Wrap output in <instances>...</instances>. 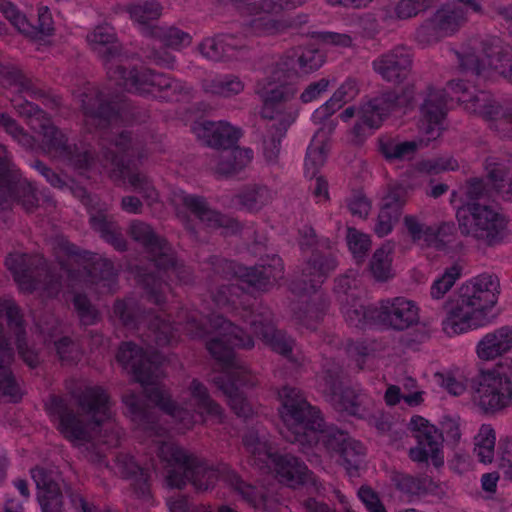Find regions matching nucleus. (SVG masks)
I'll return each mask as SVG.
<instances>
[{
  "instance_id": "nucleus-34",
  "label": "nucleus",
  "mask_w": 512,
  "mask_h": 512,
  "mask_svg": "<svg viewBox=\"0 0 512 512\" xmlns=\"http://www.w3.org/2000/svg\"><path fill=\"white\" fill-rule=\"evenodd\" d=\"M336 266V259L331 252L324 254L318 250L313 251L302 269L300 281L303 283V288L301 290L304 292L315 290L324 282L328 274L335 270Z\"/></svg>"
},
{
  "instance_id": "nucleus-61",
  "label": "nucleus",
  "mask_w": 512,
  "mask_h": 512,
  "mask_svg": "<svg viewBox=\"0 0 512 512\" xmlns=\"http://www.w3.org/2000/svg\"><path fill=\"white\" fill-rule=\"evenodd\" d=\"M434 0H401L395 7V14L399 19H408L416 16L420 11L427 9Z\"/></svg>"
},
{
  "instance_id": "nucleus-20",
  "label": "nucleus",
  "mask_w": 512,
  "mask_h": 512,
  "mask_svg": "<svg viewBox=\"0 0 512 512\" xmlns=\"http://www.w3.org/2000/svg\"><path fill=\"white\" fill-rule=\"evenodd\" d=\"M18 202L27 210L38 203L36 188L25 178L11 161L6 148L0 145V208L6 209Z\"/></svg>"
},
{
  "instance_id": "nucleus-21",
  "label": "nucleus",
  "mask_w": 512,
  "mask_h": 512,
  "mask_svg": "<svg viewBox=\"0 0 512 512\" xmlns=\"http://www.w3.org/2000/svg\"><path fill=\"white\" fill-rule=\"evenodd\" d=\"M412 100L411 94L398 95L396 92H386L362 104L357 112V123L353 127L356 137H364L378 129L384 119L398 109L406 108Z\"/></svg>"
},
{
  "instance_id": "nucleus-24",
  "label": "nucleus",
  "mask_w": 512,
  "mask_h": 512,
  "mask_svg": "<svg viewBox=\"0 0 512 512\" xmlns=\"http://www.w3.org/2000/svg\"><path fill=\"white\" fill-rule=\"evenodd\" d=\"M154 464L140 465L132 455L120 453L116 457V469L124 478L130 480V504L134 506L150 505L152 494L150 489L151 470Z\"/></svg>"
},
{
  "instance_id": "nucleus-22",
  "label": "nucleus",
  "mask_w": 512,
  "mask_h": 512,
  "mask_svg": "<svg viewBox=\"0 0 512 512\" xmlns=\"http://www.w3.org/2000/svg\"><path fill=\"white\" fill-rule=\"evenodd\" d=\"M466 21V11L460 5L447 3L420 25L416 30L415 38L422 46H428L444 37L452 36Z\"/></svg>"
},
{
  "instance_id": "nucleus-18",
  "label": "nucleus",
  "mask_w": 512,
  "mask_h": 512,
  "mask_svg": "<svg viewBox=\"0 0 512 512\" xmlns=\"http://www.w3.org/2000/svg\"><path fill=\"white\" fill-rule=\"evenodd\" d=\"M471 402L487 414L512 405V365L481 372L472 383Z\"/></svg>"
},
{
  "instance_id": "nucleus-35",
  "label": "nucleus",
  "mask_w": 512,
  "mask_h": 512,
  "mask_svg": "<svg viewBox=\"0 0 512 512\" xmlns=\"http://www.w3.org/2000/svg\"><path fill=\"white\" fill-rule=\"evenodd\" d=\"M403 226L412 242L421 247H438L439 235L450 233L453 229L449 223L428 225L416 215H405Z\"/></svg>"
},
{
  "instance_id": "nucleus-4",
  "label": "nucleus",
  "mask_w": 512,
  "mask_h": 512,
  "mask_svg": "<svg viewBox=\"0 0 512 512\" xmlns=\"http://www.w3.org/2000/svg\"><path fill=\"white\" fill-rule=\"evenodd\" d=\"M278 395L279 414L285 427L283 436L297 442L311 463L320 464L325 458L342 465L350 476L357 475L366 454L363 444L335 428L324 429L319 411L299 389L284 386Z\"/></svg>"
},
{
  "instance_id": "nucleus-15",
  "label": "nucleus",
  "mask_w": 512,
  "mask_h": 512,
  "mask_svg": "<svg viewBox=\"0 0 512 512\" xmlns=\"http://www.w3.org/2000/svg\"><path fill=\"white\" fill-rule=\"evenodd\" d=\"M243 444L250 455L251 464L260 470L274 472L280 482L293 487L306 479V465L294 456L278 455L267 434L250 431L244 436Z\"/></svg>"
},
{
  "instance_id": "nucleus-55",
  "label": "nucleus",
  "mask_w": 512,
  "mask_h": 512,
  "mask_svg": "<svg viewBox=\"0 0 512 512\" xmlns=\"http://www.w3.org/2000/svg\"><path fill=\"white\" fill-rule=\"evenodd\" d=\"M342 312L349 325L355 327L363 326L373 318L372 311L356 299H353L352 304L343 305Z\"/></svg>"
},
{
  "instance_id": "nucleus-19",
  "label": "nucleus",
  "mask_w": 512,
  "mask_h": 512,
  "mask_svg": "<svg viewBox=\"0 0 512 512\" xmlns=\"http://www.w3.org/2000/svg\"><path fill=\"white\" fill-rule=\"evenodd\" d=\"M453 53L462 70L480 75L488 66L512 83V53L503 52L499 46L485 48L478 39H472L460 51Z\"/></svg>"
},
{
  "instance_id": "nucleus-31",
  "label": "nucleus",
  "mask_w": 512,
  "mask_h": 512,
  "mask_svg": "<svg viewBox=\"0 0 512 512\" xmlns=\"http://www.w3.org/2000/svg\"><path fill=\"white\" fill-rule=\"evenodd\" d=\"M192 130L206 145L222 150L232 147L241 136L238 128L225 121H199L194 123Z\"/></svg>"
},
{
  "instance_id": "nucleus-52",
  "label": "nucleus",
  "mask_w": 512,
  "mask_h": 512,
  "mask_svg": "<svg viewBox=\"0 0 512 512\" xmlns=\"http://www.w3.org/2000/svg\"><path fill=\"white\" fill-rule=\"evenodd\" d=\"M0 82L3 85L14 87L17 92L35 94L32 81L15 67L0 66Z\"/></svg>"
},
{
  "instance_id": "nucleus-62",
  "label": "nucleus",
  "mask_w": 512,
  "mask_h": 512,
  "mask_svg": "<svg viewBox=\"0 0 512 512\" xmlns=\"http://www.w3.org/2000/svg\"><path fill=\"white\" fill-rule=\"evenodd\" d=\"M499 473L505 480L512 482V439L505 438L500 442Z\"/></svg>"
},
{
  "instance_id": "nucleus-54",
  "label": "nucleus",
  "mask_w": 512,
  "mask_h": 512,
  "mask_svg": "<svg viewBox=\"0 0 512 512\" xmlns=\"http://www.w3.org/2000/svg\"><path fill=\"white\" fill-rule=\"evenodd\" d=\"M0 128L8 133L24 148L30 149L35 145V139L20 127L17 122L5 113L0 114Z\"/></svg>"
},
{
  "instance_id": "nucleus-48",
  "label": "nucleus",
  "mask_w": 512,
  "mask_h": 512,
  "mask_svg": "<svg viewBox=\"0 0 512 512\" xmlns=\"http://www.w3.org/2000/svg\"><path fill=\"white\" fill-rule=\"evenodd\" d=\"M496 436L494 429L483 424L475 436L474 453L478 460L484 464L491 463L495 454Z\"/></svg>"
},
{
  "instance_id": "nucleus-9",
  "label": "nucleus",
  "mask_w": 512,
  "mask_h": 512,
  "mask_svg": "<svg viewBox=\"0 0 512 512\" xmlns=\"http://www.w3.org/2000/svg\"><path fill=\"white\" fill-rule=\"evenodd\" d=\"M86 39L91 49L102 59L109 81L119 88L166 101L177 100L184 90L181 82L166 74L132 66L128 56L122 53L114 28L110 25L95 27Z\"/></svg>"
},
{
  "instance_id": "nucleus-37",
  "label": "nucleus",
  "mask_w": 512,
  "mask_h": 512,
  "mask_svg": "<svg viewBox=\"0 0 512 512\" xmlns=\"http://www.w3.org/2000/svg\"><path fill=\"white\" fill-rule=\"evenodd\" d=\"M252 159L253 151L249 148H227L215 152L209 165L217 174L233 175L248 166Z\"/></svg>"
},
{
  "instance_id": "nucleus-5",
  "label": "nucleus",
  "mask_w": 512,
  "mask_h": 512,
  "mask_svg": "<svg viewBox=\"0 0 512 512\" xmlns=\"http://www.w3.org/2000/svg\"><path fill=\"white\" fill-rule=\"evenodd\" d=\"M118 362L133 374L143 388L147 398L169 415L179 430H189L196 423L204 421L205 416L217 423L223 420L222 408L210 397L206 386L193 379L187 389L181 393V405L171 399L168 391L160 384L163 376L161 361L153 351L126 342L117 354Z\"/></svg>"
},
{
  "instance_id": "nucleus-8",
  "label": "nucleus",
  "mask_w": 512,
  "mask_h": 512,
  "mask_svg": "<svg viewBox=\"0 0 512 512\" xmlns=\"http://www.w3.org/2000/svg\"><path fill=\"white\" fill-rule=\"evenodd\" d=\"M77 410L60 397H52L47 410L57 430L74 446L94 441L113 447L120 440V429L114 421L112 404L100 386L87 385L72 393Z\"/></svg>"
},
{
  "instance_id": "nucleus-17",
  "label": "nucleus",
  "mask_w": 512,
  "mask_h": 512,
  "mask_svg": "<svg viewBox=\"0 0 512 512\" xmlns=\"http://www.w3.org/2000/svg\"><path fill=\"white\" fill-rule=\"evenodd\" d=\"M225 267L232 272L233 290L222 284L218 289L211 291L212 301L218 308L236 307V301L244 289L240 287V283L264 290L281 279L284 271L282 259L278 256H273L267 266L245 267L225 262Z\"/></svg>"
},
{
  "instance_id": "nucleus-16",
  "label": "nucleus",
  "mask_w": 512,
  "mask_h": 512,
  "mask_svg": "<svg viewBox=\"0 0 512 512\" xmlns=\"http://www.w3.org/2000/svg\"><path fill=\"white\" fill-rule=\"evenodd\" d=\"M456 217L461 234L479 245H498L508 234L507 216L490 205L467 202L458 208Z\"/></svg>"
},
{
  "instance_id": "nucleus-14",
  "label": "nucleus",
  "mask_w": 512,
  "mask_h": 512,
  "mask_svg": "<svg viewBox=\"0 0 512 512\" xmlns=\"http://www.w3.org/2000/svg\"><path fill=\"white\" fill-rule=\"evenodd\" d=\"M443 94L432 91L421 106L418 122L419 136L415 140L401 141L398 138L384 136L379 138V151L389 162L410 161L416 152L436 140L443 129Z\"/></svg>"
},
{
  "instance_id": "nucleus-12",
  "label": "nucleus",
  "mask_w": 512,
  "mask_h": 512,
  "mask_svg": "<svg viewBox=\"0 0 512 512\" xmlns=\"http://www.w3.org/2000/svg\"><path fill=\"white\" fill-rule=\"evenodd\" d=\"M131 237L141 243L151 256L157 275H139V282L143 285L148 297L156 304L164 301L165 294L170 290L168 283L162 281L166 276L170 280L175 277L180 283H188L190 272L175 261L171 248L164 239L155 235L152 228L141 221H132L129 226Z\"/></svg>"
},
{
  "instance_id": "nucleus-47",
  "label": "nucleus",
  "mask_w": 512,
  "mask_h": 512,
  "mask_svg": "<svg viewBox=\"0 0 512 512\" xmlns=\"http://www.w3.org/2000/svg\"><path fill=\"white\" fill-rule=\"evenodd\" d=\"M150 37L165 47L179 50L191 43V36L175 27L152 26Z\"/></svg>"
},
{
  "instance_id": "nucleus-60",
  "label": "nucleus",
  "mask_w": 512,
  "mask_h": 512,
  "mask_svg": "<svg viewBox=\"0 0 512 512\" xmlns=\"http://www.w3.org/2000/svg\"><path fill=\"white\" fill-rule=\"evenodd\" d=\"M407 202V190L403 186H392L382 198L380 207L400 214L402 207Z\"/></svg>"
},
{
  "instance_id": "nucleus-3",
  "label": "nucleus",
  "mask_w": 512,
  "mask_h": 512,
  "mask_svg": "<svg viewBox=\"0 0 512 512\" xmlns=\"http://www.w3.org/2000/svg\"><path fill=\"white\" fill-rule=\"evenodd\" d=\"M164 314L143 317L148 322L150 334L157 346H165L175 341L181 329L191 338H206V348L211 356L221 365L222 373L214 377L215 385L228 397L231 409L240 417L248 418L253 414L250 403L243 394V389L256 384V378L248 368L235 357L234 348H252L254 342L250 336H243V331L219 315H208L210 328L198 323L197 311H181L177 315V327L167 323Z\"/></svg>"
},
{
  "instance_id": "nucleus-45",
  "label": "nucleus",
  "mask_w": 512,
  "mask_h": 512,
  "mask_svg": "<svg viewBox=\"0 0 512 512\" xmlns=\"http://www.w3.org/2000/svg\"><path fill=\"white\" fill-rule=\"evenodd\" d=\"M393 247L390 244H384L378 248L372 255L369 262V270L377 281H387L394 276L392 267Z\"/></svg>"
},
{
  "instance_id": "nucleus-10",
  "label": "nucleus",
  "mask_w": 512,
  "mask_h": 512,
  "mask_svg": "<svg viewBox=\"0 0 512 512\" xmlns=\"http://www.w3.org/2000/svg\"><path fill=\"white\" fill-rule=\"evenodd\" d=\"M499 293L500 284L493 275L481 274L465 281L446 306L443 331L449 336L460 335L491 324Z\"/></svg>"
},
{
  "instance_id": "nucleus-26",
  "label": "nucleus",
  "mask_w": 512,
  "mask_h": 512,
  "mask_svg": "<svg viewBox=\"0 0 512 512\" xmlns=\"http://www.w3.org/2000/svg\"><path fill=\"white\" fill-rule=\"evenodd\" d=\"M171 202L177 210L183 207L191 211L208 228H222L226 233H234L239 229L237 221L211 210L202 197L177 190L172 193Z\"/></svg>"
},
{
  "instance_id": "nucleus-25",
  "label": "nucleus",
  "mask_w": 512,
  "mask_h": 512,
  "mask_svg": "<svg viewBox=\"0 0 512 512\" xmlns=\"http://www.w3.org/2000/svg\"><path fill=\"white\" fill-rule=\"evenodd\" d=\"M81 101L84 125L88 131L92 128L115 126L121 119L120 112L111 104H105V94L92 86H88L78 96Z\"/></svg>"
},
{
  "instance_id": "nucleus-46",
  "label": "nucleus",
  "mask_w": 512,
  "mask_h": 512,
  "mask_svg": "<svg viewBox=\"0 0 512 512\" xmlns=\"http://www.w3.org/2000/svg\"><path fill=\"white\" fill-rule=\"evenodd\" d=\"M111 166L112 172L116 173L118 171L120 176H122L124 180H127L135 191L142 194L149 205L158 201V193L146 175L132 172L131 168L126 175V168L124 166L120 167L119 164H115L114 167V162L111 163Z\"/></svg>"
},
{
  "instance_id": "nucleus-41",
  "label": "nucleus",
  "mask_w": 512,
  "mask_h": 512,
  "mask_svg": "<svg viewBox=\"0 0 512 512\" xmlns=\"http://www.w3.org/2000/svg\"><path fill=\"white\" fill-rule=\"evenodd\" d=\"M330 149L329 140L322 131H318L308 146L305 158V175L310 178L317 176L324 165Z\"/></svg>"
},
{
  "instance_id": "nucleus-49",
  "label": "nucleus",
  "mask_w": 512,
  "mask_h": 512,
  "mask_svg": "<svg viewBox=\"0 0 512 512\" xmlns=\"http://www.w3.org/2000/svg\"><path fill=\"white\" fill-rule=\"evenodd\" d=\"M463 268L455 263L446 268L443 274L435 279L430 288V296L434 300L442 299L461 277Z\"/></svg>"
},
{
  "instance_id": "nucleus-33",
  "label": "nucleus",
  "mask_w": 512,
  "mask_h": 512,
  "mask_svg": "<svg viewBox=\"0 0 512 512\" xmlns=\"http://www.w3.org/2000/svg\"><path fill=\"white\" fill-rule=\"evenodd\" d=\"M31 477L38 489L37 499L42 512H63L62 494L58 483L43 468L31 469Z\"/></svg>"
},
{
  "instance_id": "nucleus-1",
  "label": "nucleus",
  "mask_w": 512,
  "mask_h": 512,
  "mask_svg": "<svg viewBox=\"0 0 512 512\" xmlns=\"http://www.w3.org/2000/svg\"><path fill=\"white\" fill-rule=\"evenodd\" d=\"M123 402L137 437L141 442L154 447L159 459L170 468L166 476L169 487L182 489L190 483L198 491H207L221 480L258 512H274L277 509L278 500L275 497L258 492L255 487L243 482L227 464L210 465L170 441L168 430L158 424L159 419L154 409L148 407L136 394H125Z\"/></svg>"
},
{
  "instance_id": "nucleus-29",
  "label": "nucleus",
  "mask_w": 512,
  "mask_h": 512,
  "mask_svg": "<svg viewBox=\"0 0 512 512\" xmlns=\"http://www.w3.org/2000/svg\"><path fill=\"white\" fill-rule=\"evenodd\" d=\"M372 67L385 81L400 83L410 74L412 53L405 46H396L375 58Z\"/></svg>"
},
{
  "instance_id": "nucleus-51",
  "label": "nucleus",
  "mask_w": 512,
  "mask_h": 512,
  "mask_svg": "<svg viewBox=\"0 0 512 512\" xmlns=\"http://www.w3.org/2000/svg\"><path fill=\"white\" fill-rule=\"evenodd\" d=\"M293 58H296L299 71L304 74L312 73L325 62L324 55L316 48H297L293 51Z\"/></svg>"
},
{
  "instance_id": "nucleus-11",
  "label": "nucleus",
  "mask_w": 512,
  "mask_h": 512,
  "mask_svg": "<svg viewBox=\"0 0 512 512\" xmlns=\"http://www.w3.org/2000/svg\"><path fill=\"white\" fill-rule=\"evenodd\" d=\"M279 66L277 64L270 75L260 80L255 87V93L262 102L261 117L274 121L262 145L263 155L269 163L277 161L281 139L298 116L294 103L297 88L287 82L286 71Z\"/></svg>"
},
{
  "instance_id": "nucleus-38",
  "label": "nucleus",
  "mask_w": 512,
  "mask_h": 512,
  "mask_svg": "<svg viewBox=\"0 0 512 512\" xmlns=\"http://www.w3.org/2000/svg\"><path fill=\"white\" fill-rule=\"evenodd\" d=\"M341 366L338 363H325L323 364V371L317 377L318 388L325 394L331 404L339 411H341V402H353L354 399L345 397V389L341 388L339 380Z\"/></svg>"
},
{
  "instance_id": "nucleus-27",
  "label": "nucleus",
  "mask_w": 512,
  "mask_h": 512,
  "mask_svg": "<svg viewBox=\"0 0 512 512\" xmlns=\"http://www.w3.org/2000/svg\"><path fill=\"white\" fill-rule=\"evenodd\" d=\"M375 312L381 323L398 331L416 325L420 319L418 305L402 296L380 301Z\"/></svg>"
},
{
  "instance_id": "nucleus-53",
  "label": "nucleus",
  "mask_w": 512,
  "mask_h": 512,
  "mask_svg": "<svg viewBox=\"0 0 512 512\" xmlns=\"http://www.w3.org/2000/svg\"><path fill=\"white\" fill-rule=\"evenodd\" d=\"M273 197L274 193L265 186H254L238 195L240 204L251 211L270 203Z\"/></svg>"
},
{
  "instance_id": "nucleus-23",
  "label": "nucleus",
  "mask_w": 512,
  "mask_h": 512,
  "mask_svg": "<svg viewBox=\"0 0 512 512\" xmlns=\"http://www.w3.org/2000/svg\"><path fill=\"white\" fill-rule=\"evenodd\" d=\"M410 429L415 432L417 445L409 450V457L417 463H428L440 467L444 463L442 441L443 435L436 426L421 416H413L409 422Z\"/></svg>"
},
{
  "instance_id": "nucleus-59",
  "label": "nucleus",
  "mask_w": 512,
  "mask_h": 512,
  "mask_svg": "<svg viewBox=\"0 0 512 512\" xmlns=\"http://www.w3.org/2000/svg\"><path fill=\"white\" fill-rule=\"evenodd\" d=\"M136 310L138 311L139 309L132 299H128L127 301L119 300L114 305V316L117 317L124 326L135 328L137 326L138 317L135 315Z\"/></svg>"
},
{
  "instance_id": "nucleus-13",
  "label": "nucleus",
  "mask_w": 512,
  "mask_h": 512,
  "mask_svg": "<svg viewBox=\"0 0 512 512\" xmlns=\"http://www.w3.org/2000/svg\"><path fill=\"white\" fill-rule=\"evenodd\" d=\"M432 91L443 94L444 116L447 99L456 100L467 112L483 118L501 138L512 139V101L500 104L489 92L461 80L448 82L446 89L430 88L425 99Z\"/></svg>"
},
{
  "instance_id": "nucleus-2",
  "label": "nucleus",
  "mask_w": 512,
  "mask_h": 512,
  "mask_svg": "<svg viewBox=\"0 0 512 512\" xmlns=\"http://www.w3.org/2000/svg\"><path fill=\"white\" fill-rule=\"evenodd\" d=\"M55 257L63 272L55 275L39 255L10 254L6 259L8 269L13 273L19 289L23 292H37L42 297H54L62 288L65 277L67 287L75 293L72 302L84 325H92L99 319L98 311L91 305L86 296L77 293V287L96 285L99 292H112L116 284V272L113 263L104 258L93 262L92 268L87 270L85 265L88 253H78L77 248L63 236L56 237L52 242Z\"/></svg>"
},
{
  "instance_id": "nucleus-36",
  "label": "nucleus",
  "mask_w": 512,
  "mask_h": 512,
  "mask_svg": "<svg viewBox=\"0 0 512 512\" xmlns=\"http://www.w3.org/2000/svg\"><path fill=\"white\" fill-rule=\"evenodd\" d=\"M250 317L249 323L253 333L274 351L285 356L292 351L293 341L281 331L275 330L270 313L253 314Z\"/></svg>"
},
{
  "instance_id": "nucleus-39",
  "label": "nucleus",
  "mask_w": 512,
  "mask_h": 512,
  "mask_svg": "<svg viewBox=\"0 0 512 512\" xmlns=\"http://www.w3.org/2000/svg\"><path fill=\"white\" fill-rule=\"evenodd\" d=\"M485 171L496 192L512 201V163L488 158Z\"/></svg>"
},
{
  "instance_id": "nucleus-7",
  "label": "nucleus",
  "mask_w": 512,
  "mask_h": 512,
  "mask_svg": "<svg viewBox=\"0 0 512 512\" xmlns=\"http://www.w3.org/2000/svg\"><path fill=\"white\" fill-rule=\"evenodd\" d=\"M19 114L28 118L30 127L41 136L40 145L45 153L58 159L79 171L98 169L106 171L113 178H122L119 172L113 173L111 163L125 167L127 173L130 167L136 166L147 156L142 141L133 139L129 134L121 132L117 139L107 148L101 160H95L86 147L81 149L67 144L66 135L55 127L47 114L29 101L14 102Z\"/></svg>"
},
{
  "instance_id": "nucleus-56",
  "label": "nucleus",
  "mask_w": 512,
  "mask_h": 512,
  "mask_svg": "<svg viewBox=\"0 0 512 512\" xmlns=\"http://www.w3.org/2000/svg\"><path fill=\"white\" fill-rule=\"evenodd\" d=\"M0 12L20 32H32V25H30L26 16L11 1L0 0Z\"/></svg>"
},
{
  "instance_id": "nucleus-44",
  "label": "nucleus",
  "mask_w": 512,
  "mask_h": 512,
  "mask_svg": "<svg viewBox=\"0 0 512 512\" xmlns=\"http://www.w3.org/2000/svg\"><path fill=\"white\" fill-rule=\"evenodd\" d=\"M357 94L356 82L354 80L345 81L332 95V97L320 106L314 113L313 118L321 121L337 110H339L344 103L353 99Z\"/></svg>"
},
{
  "instance_id": "nucleus-28",
  "label": "nucleus",
  "mask_w": 512,
  "mask_h": 512,
  "mask_svg": "<svg viewBox=\"0 0 512 512\" xmlns=\"http://www.w3.org/2000/svg\"><path fill=\"white\" fill-rule=\"evenodd\" d=\"M198 50L203 57L215 62L240 61L248 55L245 38L233 34L207 37L198 45Z\"/></svg>"
},
{
  "instance_id": "nucleus-63",
  "label": "nucleus",
  "mask_w": 512,
  "mask_h": 512,
  "mask_svg": "<svg viewBox=\"0 0 512 512\" xmlns=\"http://www.w3.org/2000/svg\"><path fill=\"white\" fill-rule=\"evenodd\" d=\"M167 48L153 39L152 48L147 57L158 66L172 69L175 67L176 58Z\"/></svg>"
},
{
  "instance_id": "nucleus-42",
  "label": "nucleus",
  "mask_w": 512,
  "mask_h": 512,
  "mask_svg": "<svg viewBox=\"0 0 512 512\" xmlns=\"http://www.w3.org/2000/svg\"><path fill=\"white\" fill-rule=\"evenodd\" d=\"M126 11L143 33L150 36L149 24L161 16L162 6L155 0H143L128 4Z\"/></svg>"
},
{
  "instance_id": "nucleus-58",
  "label": "nucleus",
  "mask_w": 512,
  "mask_h": 512,
  "mask_svg": "<svg viewBox=\"0 0 512 512\" xmlns=\"http://www.w3.org/2000/svg\"><path fill=\"white\" fill-rule=\"evenodd\" d=\"M396 488L408 496L419 495L426 490V481L408 474H396L393 478Z\"/></svg>"
},
{
  "instance_id": "nucleus-64",
  "label": "nucleus",
  "mask_w": 512,
  "mask_h": 512,
  "mask_svg": "<svg viewBox=\"0 0 512 512\" xmlns=\"http://www.w3.org/2000/svg\"><path fill=\"white\" fill-rule=\"evenodd\" d=\"M459 164L451 156H443L437 159L426 160L420 163L419 168L428 173H440L444 171H454L458 169Z\"/></svg>"
},
{
  "instance_id": "nucleus-6",
  "label": "nucleus",
  "mask_w": 512,
  "mask_h": 512,
  "mask_svg": "<svg viewBox=\"0 0 512 512\" xmlns=\"http://www.w3.org/2000/svg\"><path fill=\"white\" fill-rule=\"evenodd\" d=\"M19 114L28 118L30 127L41 136L40 145L45 153L58 159L79 171L98 169L106 171L113 178H122L119 172L113 173L111 163L125 167L127 173L130 167L136 166L147 156L142 141L133 139L129 134L121 132L117 139L107 148L101 160H95L86 147L81 149L67 144L66 135L55 127L47 114L29 101L14 102Z\"/></svg>"
},
{
  "instance_id": "nucleus-30",
  "label": "nucleus",
  "mask_w": 512,
  "mask_h": 512,
  "mask_svg": "<svg viewBox=\"0 0 512 512\" xmlns=\"http://www.w3.org/2000/svg\"><path fill=\"white\" fill-rule=\"evenodd\" d=\"M308 0H262L258 6L246 7V10L260 9L265 14L260 13L258 17L249 22L252 30L257 34L273 35L283 30V25L272 19L269 13H278L284 10H294L304 5Z\"/></svg>"
},
{
  "instance_id": "nucleus-43",
  "label": "nucleus",
  "mask_w": 512,
  "mask_h": 512,
  "mask_svg": "<svg viewBox=\"0 0 512 512\" xmlns=\"http://www.w3.org/2000/svg\"><path fill=\"white\" fill-rule=\"evenodd\" d=\"M202 87L206 93L223 98H231L242 93L245 89V84L238 76L226 74L205 79Z\"/></svg>"
},
{
  "instance_id": "nucleus-57",
  "label": "nucleus",
  "mask_w": 512,
  "mask_h": 512,
  "mask_svg": "<svg viewBox=\"0 0 512 512\" xmlns=\"http://www.w3.org/2000/svg\"><path fill=\"white\" fill-rule=\"evenodd\" d=\"M346 239L354 258L361 261L370 248V237L355 228H348Z\"/></svg>"
},
{
  "instance_id": "nucleus-32",
  "label": "nucleus",
  "mask_w": 512,
  "mask_h": 512,
  "mask_svg": "<svg viewBox=\"0 0 512 512\" xmlns=\"http://www.w3.org/2000/svg\"><path fill=\"white\" fill-rule=\"evenodd\" d=\"M475 352L482 361H494L511 353L512 326H501L483 335L476 344ZM502 365L506 368L509 364L506 362Z\"/></svg>"
},
{
  "instance_id": "nucleus-40",
  "label": "nucleus",
  "mask_w": 512,
  "mask_h": 512,
  "mask_svg": "<svg viewBox=\"0 0 512 512\" xmlns=\"http://www.w3.org/2000/svg\"><path fill=\"white\" fill-rule=\"evenodd\" d=\"M107 207L100 209L98 212L90 211V222L93 229L100 233L101 237L110 243L115 249L123 251L126 248V241L121 233L118 225L108 220L107 215L104 213Z\"/></svg>"
},
{
  "instance_id": "nucleus-50",
  "label": "nucleus",
  "mask_w": 512,
  "mask_h": 512,
  "mask_svg": "<svg viewBox=\"0 0 512 512\" xmlns=\"http://www.w3.org/2000/svg\"><path fill=\"white\" fill-rule=\"evenodd\" d=\"M345 397L354 399V401L341 402V411L353 416L364 417L373 405L371 397L360 389L345 388Z\"/></svg>"
}]
</instances>
